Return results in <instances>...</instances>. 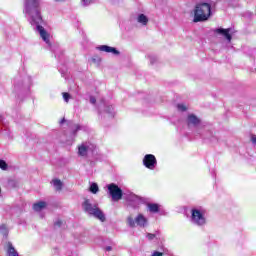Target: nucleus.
<instances>
[{"mask_svg":"<svg viewBox=\"0 0 256 256\" xmlns=\"http://www.w3.org/2000/svg\"><path fill=\"white\" fill-rule=\"evenodd\" d=\"M39 0H26L24 2V9L28 15H32V21L36 25H39L41 21H43V17H41V9ZM35 13V15H33Z\"/></svg>","mask_w":256,"mask_h":256,"instance_id":"3","label":"nucleus"},{"mask_svg":"<svg viewBox=\"0 0 256 256\" xmlns=\"http://www.w3.org/2000/svg\"><path fill=\"white\" fill-rule=\"evenodd\" d=\"M127 225L134 228L140 227L141 229H145V227L149 226V219L143 213H138L135 218L133 216H128L126 219Z\"/></svg>","mask_w":256,"mask_h":256,"instance_id":"6","label":"nucleus"},{"mask_svg":"<svg viewBox=\"0 0 256 256\" xmlns=\"http://www.w3.org/2000/svg\"><path fill=\"white\" fill-rule=\"evenodd\" d=\"M204 139H209L211 143H215L217 141V138L215 137V135H213V132H208V135H205Z\"/></svg>","mask_w":256,"mask_h":256,"instance_id":"19","label":"nucleus"},{"mask_svg":"<svg viewBox=\"0 0 256 256\" xmlns=\"http://www.w3.org/2000/svg\"><path fill=\"white\" fill-rule=\"evenodd\" d=\"M251 141L255 145L256 144V136H252Z\"/></svg>","mask_w":256,"mask_h":256,"instance_id":"29","label":"nucleus"},{"mask_svg":"<svg viewBox=\"0 0 256 256\" xmlns=\"http://www.w3.org/2000/svg\"><path fill=\"white\" fill-rule=\"evenodd\" d=\"M45 207H47V202H45V201H40L33 205L34 211H37V212L43 211V209H45Z\"/></svg>","mask_w":256,"mask_h":256,"instance_id":"14","label":"nucleus"},{"mask_svg":"<svg viewBox=\"0 0 256 256\" xmlns=\"http://www.w3.org/2000/svg\"><path fill=\"white\" fill-rule=\"evenodd\" d=\"M0 193H1V188H0Z\"/></svg>","mask_w":256,"mask_h":256,"instance_id":"33","label":"nucleus"},{"mask_svg":"<svg viewBox=\"0 0 256 256\" xmlns=\"http://www.w3.org/2000/svg\"><path fill=\"white\" fill-rule=\"evenodd\" d=\"M62 97H63L65 103H69V99H71V94L64 92V93H62Z\"/></svg>","mask_w":256,"mask_h":256,"instance_id":"21","label":"nucleus"},{"mask_svg":"<svg viewBox=\"0 0 256 256\" xmlns=\"http://www.w3.org/2000/svg\"><path fill=\"white\" fill-rule=\"evenodd\" d=\"M55 225H56V227H61V225H63V221L57 220V221L55 222Z\"/></svg>","mask_w":256,"mask_h":256,"instance_id":"28","label":"nucleus"},{"mask_svg":"<svg viewBox=\"0 0 256 256\" xmlns=\"http://www.w3.org/2000/svg\"><path fill=\"white\" fill-rule=\"evenodd\" d=\"M90 103H91L92 105H95V103H97V99H95L94 96H90Z\"/></svg>","mask_w":256,"mask_h":256,"instance_id":"26","label":"nucleus"},{"mask_svg":"<svg viewBox=\"0 0 256 256\" xmlns=\"http://www.w3.org/2000/svg\"><path fill=\"white\" fill-rule=\"evenodd\" d=\"M199 123H201V120H199L197 116L193 114L188 115V118H187L188 127H197Z\"/></svg>","mask_w":256,"mask_h":256,"instance_id":"11","label":"nucleus"},{"mask_svg":"<svg viewBox=\"0 0 256 256\" xmlns=\"http://www.w3.org/2000/svg\"><path fill=\"white\" fill-rule=\"evenodd\" d=\"M106 112L112 114L113 113V106H108L107 109H106Z\"/></svg>","mask_w":256,"mask_h":256,"instance_id":"27","label":"nucleus"},{"mask_svg":"<svg viewBox=\"0 0 256 256\" xmlns=\"http://www.w3.org/2000/svg\"><path fill=\"white\" fill-rule=\"evenodd\" d=\"M177 109H178V111L183 112L187 109V106H185V104H178Z\"/></svg>","mask_w":256,"mask_h":256,"instance_id":"24","label":"nucleus"},{"mask_svg":"<svg viewBox=\"0 0 256 256\" xmlns=\"http://www.w3.org/2000/svg\"><path fill=\"white\" fill-rule=\"evenodd\" d=\"M52 185L56 191H61V189H63V182H61L59 179L52 180Z\"/></svg>","mask_w":256,"mask_h":256,"instance_id":"16","label":"nucleus"},{"mask_svg":"<svg viewBox=\"0 0 256 256\" xmlns=\"http://www.w3.org/2000/svg\"><path fill=\"white\" fill-rule=\"evenodd\" d=\"M65 123V118L60 121V124L63 125Z\"/></svg>","mask_w":256,"mask_h":256,"instance_id":"31","label":"nucleus"},{"mask_svg":"<svg viewBox=\"0 0 256 256\" xmlns=\"http://www.w3.org/2000/svg\"><path fill=\"white\" fill-rule=\"evenodd\" d=\"M146 237H147V239H149V241H153V239H155V237H157V235L148 233Z\"/></svg>","mask_w":256,"mask_h":256,"instance_id":"25","label":"nucleus"},{"mask_svg":"<svg viewBox=\"0 0 256 256\" xmlns=\"http://www.w3.org/2000/svg\"><path fill=\"white\" fill-rule=\"evenodd\" d=\"M81 129H83V126L79 125V124H74L71 126V130L73 135L77 134V131H81Z\"/></svg>","mask_w":256,"mask_h":256,"instance_id":"18","label":"nucleus"},{"mask_svg":"<svg viewBox=\"0 0 256 256\" xmlns=\"http://www.w3.org/2000/svg\"><path fill=\"white\" fill-rule=\"evenodd\" d=\"M98 51H102L103 53H111L112 55H120L119 50L115 47L100 45L97 47Z\"/></svg>","mask_w":256,"mask_h":256,"instance_id":"8","label":"nucleus"},{"mask_svg":"<svg viewBox=\"0 0 256 256\" xmlns=\"http://www.w3.org/2000/svg\"><path fill=\"white\" fill-rule=\"evenodd\" d=\"M7 255L8 256H19V252H17L15 250V247H13V244H11V242L8 243Z\"/></svg>","mask_w":256,"mask_h":256,"instance_id":"15","label":"nucleus"},{"mask_svg":"<svg viewBox=\"0 0 256 256\" xmlns=\"http://www.w3.org/2000/svg\"><path fill=\"white\" fill-rule=\"evenodd\" d=\"M144 167L150 171H155L157 167V158L153 154H146L142 161Z\"/></svg>","mask_w":256,"mask_h":256,"instance_id":"7","label":"nucleus"},{"mask_svg":"<svg viewBox=\"0 0 256 256\" xmlns=\"http://www.w3.org/2000/svg\"><path fill=\"white\" fill-rule=\"evenodd\" d=\"M211 17V4L200 3L194 9V23H201L207 21Z\"/></svg>","mask_w":256,"mask_h":256,"instance_id":"4","label":"nucleus"},{"mask_svg":"<svg viewBox=\"0 0 256 256\" xmlns=\"http://www.w3.org/2000/svg\"><path fill=\"white\" fill-rule=\"evenodd\" d=\"M90 149H91V144H89L87 142L82 143L78 147V155H80V157H87V153H89Z\"/></svg>","mask_w":256,"mask_h":256,"instance_id":"10","label":"nucleus"},{"mask_svg":"<svg viewBox=\"0 0 256 256\" xmlns=\"http://www.w3.org/2000/svg\"><path fill=\"white\" fill-rule=\"evenodd\" d=\"M82 207L84 211L88 213V215H92L96 219H99V221H101L102 223L105 221V214L103 213V211H101V209H99V204L92 203L91 200L86 199L83 202Z\"/></svg>","mask_w":256,"mask_h":256,"instance_id":"5","label":"nucleus"},{"mask_svg":"<svg viewBox=\"0 0 256 256\" xmlns=\"http://www.w3.org/2000/svg\"><path fill=\"white\" fill-rule=\"evenodd\" d=\"M229 31H231V29L217 28L214 30V33H216L217 35H223V37H225L227 41H231L232 37Z\"/></svg>","mask_w":256,"mask_h":256,"instance_id":"12","label":"nucleus"},{"mask_svg":"<svg viewBox=\"0 0 256 256\" xmlns=\"http://www.w3.org/2000/svg\"><path fill=\"white\" fill-rule=\"evenodd\" d=\"M92 63H94V65L101 63V57H99V56H94V57L92 58Z\"/></svg>","mask_w":256,"mask_h":256,"instance_id":"23","label":"nucleus"},{"mask_svg":"<svg viewBox=\"0 0 256 256\" xmlns=\"http://www.w3.org/2000/svg\"><path fill=\"white\" fill-rule=\"evenodd\" d=\"M190 222L196 227H205L207 225V209L203 206H195L190 211Z\"/></svg>","mask_w":256,"mask_h":256,"instance_id":"2","label":"nucleus"},{"mask_svg":"<svg viewBox=\"0 0 256 256\" xmlns=\"http://www.w3.org/2000/svg\"><path fill=\"white\" fill-rule=\"evenodd\" d=\"M90 191L96 195V193H99V185H97V183H92L90 185Z\"/></svg>","mask_w":256,"mask_h":256,"instance_id":"20","label":"nucleus"},{"mask_svg":"<svg viewBox=\"0 0 256 256\" xmlns=\"http://www.w3.org/2000/svg\"><path fill=\"white\" fill-rule=\"evenodd\" d=\"M83 3H85V0H83Z\"/></svg>","mask_w":256,"mask_h":256,"instance_id":"32","label":"nucleus"},{"mask_svg":"<svg viewBox=\"0 0 256 256\" xmlns=\"http://www.w3.org/2000/svg\"><path fill=\"white\" fill-rule=\"evenodd\" d=\"M107 189L108 195L111 197L112 201H121L124 197L130 207L139 209V205H141V198H139V196L132 192L123 193V190L115 183L108 184Z\"/></svg>","mask_w":256,"mask_h":256,"instance_id":"1","label":"nucleus"},{"mask_svg":"<svg viewBox=\"0 0 256 256\" xmlns=\"http://www.w3.org/2000/svg\"><path fill=\"white\" fill-rule=\"evenodd\" d=\"M147 209L149 213H159L161 211V205L158 203H148Z\"/></svg>","mask_w":256,"mask_h":256,"instance_id":"13","label":"nucleus"},{"mask_svg":"<svg viewBox=\"0 0 256 256\" xmlns=\"http://www.w3.org/2000/svg\"><path fill=\"white\" fill-rule=\"evenodd\" d=\"M7 167V162L0 160V169H2V171H7Z\"/></svg>","mask_w":256,"mask_h":256,"instance_id":"22","label":"nucleus"},{"mask_svg":"<svg viewBox=\"0 0 256 256\" xmlns=\"http://www.w3.org/2000/svg\"><path fill=\"white\" fill-rule=\"evenodd\" d=\"M36 29L39 32L41 39H43L45 43H49L51 35L47 33V30H45L43 26L39 25V23L37 24Z\"/></svg>","mask_w":256,"mask_h":256,"instance_id":"9","label":"nucleus"},{"mask_svg":"<svg viewBox=\"0 0 256 256\" xmlns=\"http://www.w3.org/2000/svg\"><path fill=\"white\" fill-rule=\"evenodd\" d=\"M105 249H106V251H113V247H111V246H107Z\"/></svg>","mask_w":256,"mask_h":256,"instance_id":"30","label":"nucleus"},{"mask_svg":"<svg viewBox=\"0 0 256 256\" xmlns=\"http://www.w3.org/2000/svg\"><path fill=\"white\" fill-rule=\"evenodd\" d=\"M138 23H141V25H147L149 23V18L145 16V14H140L137 19Z\"/></svg>","mask_w":256,"mask_h":256,"instance_id":"17","label":"nucleus"}]
</instances>
